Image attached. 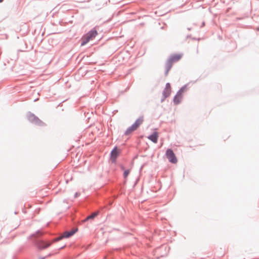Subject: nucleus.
<instances>
[{
  "label": "nucleus",
  "mask_w": 259,
  "mask_h": 259,
  "mask_svg": "<svg viewBox=\"0 0 259 259\" xmlns=\"http://www.w3.org/2000/svg\"><path fill=\"white\" fill-rule=\"evenodd\" d=\"M97 31L94 29L88 32L87 33H86L82 37L81 39V46H84L90 40H93L94 38H95V37L97 35Z\"/></svg>",
  "instance_id": "f257e3e1"
},
{
  "label": "nucleus",
  "mask_w": 259,
  "mask_h": 259,
  "mask_svg": "<svg viewBox=\"0 0 259 259\" xmlns=\"http://www.w3.org/2000/svg\"><path fill=\"white\" fill-rule=\"evenodd\" d=\"M183 57L182 54H173L170 56L169 58L167 60L166 65L167 68V70L166 72V74H167L169 70L172 67V64L174 63L177 62L179 61Z\"/></svg>",
  "instance_id": "f03ea898"
},
{
  "label": "nucleus",
  "mask_w": 259,
  "mask_h": 259,
  "mask_svg": "<svg viewBox=\"0 0 259 259\" xmlns=\"http://www.w3.org/2000/svg\"><path fill=\"white\" fill-rule=\"evenodd\" d=\"M166 156L170 162L172 163H176L177 162V158L171 149H168L166 150Z\"/></svg>",
  "instance_id": "7ed1b4c3"
},
{
  "label": "nucleus",
  "mask_w": 259,
  "mask_h": 259,
  "mask_svg": "<svg viewBox=\"0 0 259 259\" xmlns=\"http://www.w3.org/2000/svg\"><path fill=\"white\" fill-rule=\"evenodd\" d=\"M75 232H76V231H71L70 232H65L62 235V236L53 240V242H55L61 240L63 238H68V237L72 236L75 233Z\"/></svg>",
  "instance_id": "20e7f679"
},
{
  "label": "nucleus",
  "mask_w": 259,
  "mask_h": 259,
  "mask_svg": "<svg viewBox=\"0 0 259 259\" xmlns=\"http://www.w3.org/2000/svg\"><path fill=\"white\" fill-rule=\"evenodd\" d=\"M183 89H182L175 97L174 99V102L175 104H178L181 102L183 98Z\"/></svg>",
  "instance_id": "39448f33"
},
{
  "label": "nucleus",
  "mask_w": 259,
  "mask_h": 259,
  "mask_svg": "<svg viewBox=\"0 0 259 259\" xmlns=\"http://www.w3.org/2000/svg\"><path fill=\"white\" fill-rule=\"evenodd\" d=\"M158 137L159 133L157 132H154L152 134L148 137V139L153 143H157Z\"/></svg>",
  "instance_id": "423d86ee"
},
{
  "label": "nucleus",
  "mask_w": 259,
  "mask_h": 259,
  "mask_svg": "<svg viewBox=\"0 0 259 259\" xmlns=\"http://www.w3.org/2000/svg\"><path fill=\"white\" fill-rule=\"evenodd\" d=\"M51 242H47L43 241H40L38 242L37 246L40 249H45L49 247L51 245Z\"/></svg>",
  "instance_id": "0eeeda50"
},
{
  "label": "nucleus",
  "mask_w": 259,
  "mask_h": 259,
  "mask_svg": "<svg viewBox=\"0 0 259 259\" xmlns=\"http://www.w3.org/2000/svg\"><path fill=\"white\" fill-rule=\"evenodd\" d=\"M118 155V152L116 148H115L111 152V160L113 162H115L116 157Z\"/></svg>",
  "instance_id": "6e6552de"
},
{
  "label": "nucleus",
  "mask_w": 259,
  "mask_h": 259,
  "mask_svg": "<svg viewBox=\"0 0 259 259\" xmlns=\"http://www.w3.org/2000/svg\"><path fill=\"white\" fill-rule=\"evenodd\" d=\"M144 121L143 117H140L136 120L135 123L132 125L136 130L141 125Z\"/></svg>",
  "instance_id": "1a4fd4ad"
},
{
  "label": "nucleus",
  "mask_w": 259,
  "mask_h": 259,
  "mask_svg": "<svg viewBox=\"0 0 259 259\" xmlns=\"http://www.w3.org/2000/svg\"><path fill=\"white\" fill-rule=\"evenodd\" d=\"M135 130H136V129L133 125H132L126 130L125 132V135L126 136L129 135Z\"/></svg>",
  "instance_id": "9d476101"
},
{
  "label": "nucleus",
  "mask_w": 259,
  "mask_h": 259,
  "mask_svg": "<svg viewBox=\"0 0 259 259\" xmlns=\"http://www.w3.org/2000/svg\"><path fill=\"white\" fill-rule=\"evenodd\" d=\"M98 214V212H94L93 213H92L91 215H89V217H88L85 220H88L89 219H94L95 217H96L97 215Z\"/></svg>",
  "instance_id": "9b49d317"
},
{
  "label": "nucleus",
  "mask_w": 259,
  "mask_h": 259,
  "mask_svg": "<svg viewBox=\"0 0 259 259\" xmlns=\"http://www.w3.org/2000/svg\"><path fill=\"white\" fill-rule=\"evenodd\" d=\"M170 94V91H169V92H168V91L167 90H165V89L164 90V92H163V95L165 97V98L168 97Z\"/></svg>",
  "instance_id": "f8f14e48"
},
{
  "label": "nucleus",
  "mask_w": 259,
  "mask_h": 259,
  "mask_svg": "<svg viewBox=\"0 0 259 259\" xmlns=\"http://www.w3.org/2000/svg\"><path fill=\"white\" fill-rule=\"evenodd\" d=\"M129 173H130V170H126L124 171V174H123L124 178H126L128 176Z\"/></svg>",
  "instance_id": "ddd939ff"
},
{
  "label": "nucleus",
  "mask_w": 259,
  "mask_h": 259,
  "mask_svg": "<svg viewBox=\"0 0 259 259\" xmlns=\"http://www.w3.org/2000/svg\"><path fill=\"white\" fill-rule=\"evenodd\" d=\"M165 90H167L168 92H169V91L171 90L170 85L169 83H166V86H165Z\"/></svg>",
  "instance_id": "4468645a"
},
{
  "label": "nucleus",
  "mask_w": 259,
  "mask_h": 259,
  "mask_svg": "<svg viewBox=\"0 0 259 259\" xmlns=\"http://www.w3.org/2000/svg\"><path fill=\"white\" fill-rule=\"evenodd\" d=\"M4 0H0V3H2Z\"/></svg>",
  "instance_id": "2eb2a0df"
}]
</instances>
